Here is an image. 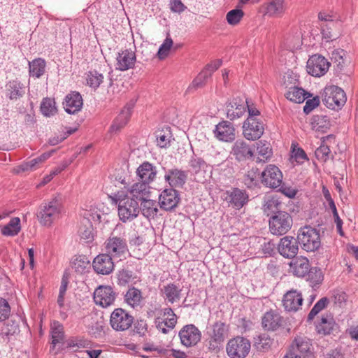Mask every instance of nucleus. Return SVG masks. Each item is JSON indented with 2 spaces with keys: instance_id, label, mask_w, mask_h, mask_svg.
I'll use <instances>...</instances> for the list:
<instances>
[{
  "instance_id": "obj_1",
  "label": "nucleus",
  "mask_w": 358,
  "mask_h": 358,
  "mask_svg": "<svg viewBox=\"0 0 358 358\" xmlns=\"http://www.w3.org/2000/svg\"><path fill=\"white\" fill-rule=\"evenodd\" d=\"M64 211L63 198L58 194L41 203L37 212V218L41 225L50 227L61 217Z\"/></svg>"
},
{
  "instance_id": "obj_2",
  "label": "nucleus",
  "mask_w": 358,
  "mask_h": 358,
  "mask_svg": "<svg viewBox=\"0 0 358 358\" xmlns=\"http://www.w3.org/2000/svg\"><path fill=\"white\" fill-rule=\"evenodd\" d=\"M113 203L118 206V215L123 222H130L136 218L140 212L138 202L121 191L111 196Z\"/></svg>"
},
{
  "instance_id": "obj_3",
  "label": "nucleus",
  "mask_w": 358,
  "mask_h": 358,
  "mask_svg": "<svg viewBox=\"0 0 358 358\" xmlns=\"http://www.w3.org/2000/svg\"><path fill=\"white\" fill-rule=\"evenodd\" d=\"M297 239L301 248L307 252H314L321 245L319 231L309 226L299 229Z\"/></svg>"
},
{
  "instance_id": "obj_4",
  "label": "nucleus",
  "mask_w": 358,
  "mask_h": 358,
  "mask_svg": "<svg viewBox=\"0 0 358 358\" xmlns=\"http://www.w3.org/2000/svg\"><path fill=\"white\" fill-rule=\"evenodd\" d=\"M291 347L292 350L284 358H315L311 340L306 336H296Z\"/></svg>"
},
{
  "instance_id": "obj_5",
  "label": "nucleus",
  "mask_w": 358,
  "mask_h": 358,
  "mask_svg": "<svg viewBox=\"0 0 358 358\" xmlns=\"http://www.w3.org/2000/svg\"><path fill=\"white\" fill-rule=\"evenodd\" d=\"M292 224V217L288 213L278 211L269 220V229L272 234L282 236L291 229Z\"/></svg>"
},
{
  "instance_id": "obj_6",
  "label": "nucleus",
  "mask_w": 358,
  "mask_h": 358,
  "mask_svg": "<svg viewBox=\"0 0 358 358\" xmlns=\"http://www.w3.org/2000/svg\"><path fill=\"white\" fill-rule=\"evenodd\" d=\"M322 101L327 108L336 110L345 104L346 96L341 88L335 85L328 86L324 90Z\"/></svg>"
},
{
  "instance_id": "obj_7",
  "label": "nucleus",
  "mask_w": 358,
  "mask_h": 358,
  "mask_svg": "<svg viewBox=\"0 0 358 358\" xmlns=\"http://www.w3.org/2000/svg\"><path fill=\"white\" fill-rule=\"evenodd\" d=\"M250 342L248 339L237 336L231 339L227 345V352L231 358H245L250 350Z\"/></svg>"
},
{
  "instance_id": "obj_8",
  "label": "nucleus",
  "mask_w": 358,
  "mask_h": 358,
  "mask_svg": "<svg viewBox=\"0 0 358 358\" xmlns=\"http://www.w3.org/2000/svg\"><path fill=\"white\" fill-rule=\"evenodd\" d=\"M133 322L134 317L123 308H115L110 314V324L117 331L127 330Z\"/></svg>"
},
{
  "instance_id": "obj_9",
  "label": "nucleus",
  "mask_w": 358,
  "mask_h": 358,
  "mask_svg": "<svg viewBox=\"0 0 358 358\" xmlns=\"http://www.w3.org/2000/svg\"><path fill=\"white\" fill-rule=\"evenodd\" d=\"M106 253L113 258H125L128 252L127 241L124 238L117 236L109 237L104 243Z\"/></svg>"
},
{
  "instance_id": "obj_10",
  "label": "nucleus",
  "mask_w": 358,
  "mask_h": 358,
  "mask_svg": "<svg viewBox=\"0 0 358 358\" xmlns=\"http://www.w3.org/2000/svg\"><path fill=\"white\" fill-rule=\"evenodd\" d=\"M260 180L264 186L275 189L280 186L282 173L275 165L268 164L261 173Z\"/></svg>"
},
{
  "instance_id": "obj_11",
  "label": "nucleus",
  "mask_w": 358,
  "mask_h": 358,
  "mask_svg": "<svg viewBox=\"0 0 358 358\" xmlns=\"http://www.w3.org/2000/svg\"><path fill=\"white\" fill-rule=\"evenodd\" d=\"M180 343L187 348L195 346L201 338V331L194 324L185 325L179 331Z\"/></svg>"
},
{
  "instance_id": "obj_12",
  "label": "nucleus",
  "mask_w": 358,
  "mask_h": 358,
  "mask_svg": "<svg viewBox=\"0 0 358 358\" xmlns=\"http://www.w3.org/2000/svg\"><path fill=\"white\" fill-rule=\"evenodd\" d=\"M243 134L246 139L255 141L264 134V124L259 119L248 117L243 123Z\"/></svg>"
},
{
  "instance_id": "obj_13",
  "label": "nucleus",
  "mask_w": 358,
  "mask_h": 358,
  "mask_svg": "<svg viewBox=\"0 0 358 358\" xmlns=\"http://www.w3.org/2000/svg\"><path fill=\"white\" fill-rule=\"evenodd\" d=\"M116 292L110 286L101 285L94 292L95 303L103 308H107L113 305L116 299Z\"/></svg>"
},
{
  "instance_id": "obj_14",
  "label": "nucleus",
  "mask_w": 358,
  "mask_h": 358,
  "mask_svg": "<svg viewBox=\"0 0 358 358\" xmlns=\"http://www.w3.org/2000/svg\"><path fill=\"white\" fill-rule=\"evenodd\" d=\"M330 64L322 56L314 55L307 62V72L313 76L320 77L329 70Z\"/></svg>"
},
{
  "instance_id": "obj_15",
  "label": "nucleus",
  "mask_w": 358,
  "mask_h": 358,
  "mask_svg": "<svg viewBox=\"0 0 358 358\" xmlns=\"http://www.w3.org/2000/svg\"><path fill=\"white\" fill-rule=\"evenodd\" d=\"M180 197L178 192L173 188L164 189L159 196L160 208L169 211L175 209L180 202Z\"/></svg>"
},
{
  "instance_id": "obj_16",
  "label": "nucleus",
  "mask_w": 358,
  "mask_h": 358,
  "mask_svg": "<svg viewBox=\"0 0 358 358\" xmlns=\"http://www.w3.org/2000/svg\"><path fill=\"white\" fill-rule=\"evenodd\" d=\"M299 244L297 238L286 236L282 238L278 243V252L285 258H294L298 253Z\"/></svg>"
},
{
  "instance_id": "obj_17",
  "label": "nucleus",
  "mask_w": 358,
  "mask_h": 358,
  "mask_svg": "<svg viewBox=\"0 0 358 358\" xmlns=\"http://www.w3.org/2000/svg\"><path fill=\"white\" fill-rule=\"evenodd\" d=\"M136 60V54L131 50L125 49L119 52L116 56L115 69L125 71L133 69Z\"/></svg>"
},
{
  "instance_id": "obj_18",
  "label": "nucleus",
  "mask_w": 358,
  "mask_h": 358,
  "mask_svg": "<svg viewBox=\"0 0 358 358\" xmlns=\"http://www.w3.org/2000/svg\"><path fill=\"white\" fill-rule=\"evenodd\" d=\"M225 201L229 206L239 210L248 203V194L238 188H232L227 191Z\"/></svg>"
},
{
  "instance_id": "obj_19",
  "label": "nucleus",
  "mask_w": 358,
  "mask_h": 358,
  "mask_svg": "<svg viewBox=\"0 0 358 358\" xmlns=\"http://www.w3.org/2000/svg\"><path fill=\"white\" fill-rule=\"evenodd\" d=\"M92 266L96 273L108 275L114 269L113 257L107 253L100 254L94 259Z\"/></svg>"
},
{
  "instance_id": "obj_20",
  "label": "nucleus",
  "mask_w": 358,
  "mask_h": 358,
  "mask_svg": "<svg viewBox=\"0 0 358 358\" xmlns=\"http://www.w3.org/2000/svg\"><path fill=\"white\" fill-rule=\"evenodd\" d=\"M215 137L224 142H231L235 139V128L229 121H222L217 124L213 130Z\"/></svg>"
},
{
  "instance_id": "obj_21",
  "label": "nucleus",
  "mask_w": 358,
  "mask_h": 358,
  "mask_svg": "<svg viewBox=\"0 0 358 358\" xmlns=\"http://www.w3.org/2000/svg\"><path fill=\"white\" fill-rule=\"evenodd\" d=\"M303 297L296 290L288 291L283 296L282 305L287 312H296L302 306Z\"/></svg>"
},
{
  "instance_id": "obj_22",
  "label": "nucleus",
  "mask_w": 358,
  "mask_h": 358,
  "mask_svg": "<svg viewBox=\"0 0 358 358\" xmlns=\"http://www.w3.org/2000/svg\"><path fill=\"white\" fill-rule=\"evenodd\" d=\"M283 317L276 310L264 313L262 318V325L266 331H275L283 324Z\"/></svg>"
},
{
  "instance_id": "obj_23",
  "label": "nucleus",
  "mask_w": 358,
  "mask_h": 358,
  "mask_svg": "<svg viewBox=\"0 0 358 358\" xmlns=\"http://www.w3.org/2000/svg\"><path fill=\"white\" fill-rule=\"evenodd\" d=\"M187 173L178 169H171L166 171L164 180L173 187H182L186 182Z\"/></svg>"
},
{
  "instance_id": "obj_24",
  "label": "nucleus",
  "mask_w": 358,
  "mask_h": 358,
  "mask_svg": "<svg viewBox=\"0 0 358 358\" xmlns=\"http://www.w3.org/2000/svg\"><path fill=\"white\" fill-rule=\"evenodd\" d=\"M136 174L140 180L150 185L157 178V169L149 162H144L138 167Z\"/></svg>"
},
{
  "instance_id": "obj_25",
  "label": "nucleus",
  "mask_w": 358,
  "mask_h": 358,
  "mask_svg": "<svg viewBox=\"0 0 358 358\" xmlns=\"http://www.w3.org/2000/svg\"><path fill=\"white\" fill-rule=\"evenodd\" d=\"M245 103L247 100L241 99H234L231 102L227 104V117L230 120H234L242 117L246 109Z\"/></svg>"
},
{
  "instance_id": "obj_26",
  "label": "nucleus",
  "mask_w": 358,
  "mask_h": 358,
  "mask_svg": "<svg viewBox=\"0 0 358 358\" xmlns=\"http://www.w3.org/2000/svg\"><path fill=\"white\" fill-rule=\"evenodd\" d=\"M63 104L67 113L75 114L80 111L83 107V98L80 93L71 92L66 96Z\"/></svg>"
},
{
  "instance_id": "obj_27",
  "label": "nucleus",
  "mask_w": 358,
  "mask_h": 358,
  "mask_svg": "<svg viewBox=\"0 0 358 358\" xmlns=\"http://www.w3.org/2000/svg\"><path fill=\"white\" fill-rule=\"evenodd\" d=\"M289 266L291 272L297 277H304L306 274L310 277L312 275L309 261L306 257L295 258L290 262Z\"/></svg>"
},
{
  "instance_id": "obj_28",
  "label": "nucleus",
  "mask_w": 358,
  "mask_h": 358,
  "mask_svg": "<svg viewBox=\"0 0 358 358\" xmlns=\"http://www.w3.org/2000/svg\"><path fill=\"white\" fill-rule=\"evenodd\" d=\"M231 154L238 161H243L253 157L254 153L250 145L243 140H237L233 145Z\"/></svg>"
},
{
  "instance_id": "obj_29",
  "label": "nucleus",
  "mask_w": 358,
  "mask_h": 358,
  "mask_svg": "<svg viewBox=\"0 0 358 358\" xmlns=\"http://www.w3.org/2000/svg\"><path fill=\"white\" fill-rule=\"evenodd\" d=\"M134 103H130L127 104L124 108L122 110L118 116L113 121L111 127L110 131L111 132H117L120 131L122 127H124L127 123L128 122L131 115V111L134 108Z\"/></svg>"
},
{
  "instance_id": "obj_30",
  "label": "nucleus",
  "mask_w": 358,
  "mask_h": 358,
  "mask_svg": "<svg viewBox=\"0 0 358 358\" xmlns=\"http://www.w3.org/2000/svg\"><path fill=\"white\" fill-rule=\"evenodd\" d=\"M149 185L140 180L138 182L133 184L128 193H127L129 197H133L138 202L148 198L150 193Z\"/></svg>"
},
{
  "instance_id": "obj_31",
  "label": "nucleus",
  "mask_w": 358,
  "mask_h": 358,
  "mask_svg": "<svg viewBox=\"0 0 358 358\" xmlns=\"http://www.w3.org/2000/svg\"><path fill=\"white\" fill-rule=\"evenodd\" d=\"M142 299L141 290L134 287H130L124 294V301L134 309L141 307Z\"/></svg>"
},
{
  "instance_id": "obj_32",
  "label": "nucleus",
  "mask_w": 358,
  "mask_h": 358,
  "mask_svg": "<svg viewBox=\"0 0 358 358\" xmlns=\"http://www.w3.org/2000/svg\"><path fill=\"white\" fill-rule=\"evenodd\" d=\"M181 291L182 289L173 283H169L161 289L162 296L171 303L180 300Z\"/></svg>"
},
{
  "instance_id": "obj_33",
  "label": "nucleus",
  "mask_w": 358,
  "mask_h": 358,
  "mask_svg": "<svg viewBox=\"0 0 358 358\" xmlns=\"http://www.w3.org/2000/svg\"><path fill=\"white\" fill-rule=\"evenodd\" d=\"M46 67V62L42 58L34 59L31 62H29V72L31 77L39 78L41 77L45 71Z\"/></svg>"
},
{
  "instance_id": "obj_34",
  "label": "nucleus",
  "mask_w": 358,
  "mask_h": 358,
  "mask_svg": "<svg viewBox=\"0 0 358 358\" xmlns=\"http://www.w3.org/2000/svg\"><path fill=\"white\" fill-rule=\"evenodd\" d=\"M71 266L76 273L83 274L90 268V261L85 255L75 256L72 259Z\"/></svg>"
},
{
  "instance_id": "obj_35",
  "label": "nucleus",
  "mask_w": 358,
  "mask_h": 358,
  "mask_svg": "<svg viewBox=\"0 0 358 358\" xmlns=\"http://www.w3.org/2000/svg\"><path fill=\"white\" fill-rule=\"evenodd\" d=\"M141 201V208L139 209L143 215L148 219L154 218L158 212L156 202L151 199H147V198Z\"/></svg>"
},
{
  "instance_id": "obj_36",
  "label": "nucleus",
  "mask_w": 358,
  "mask_h": 358,
  "mask_svg": "<svg viewBox=\"0 0 358 358\" xmlns=\"http://www.w3.org/2000/svg\"><path fill=\"white\" fill-rule=\"evenodd\" d=\"M256 152L258 155L257 162H266L272 156L270 144L262 141L256 143Z\"/></svg>"
},
{
  "instance_id": "obj_37",
  "label": "nucleus",
  "mask_w": 358,
  "mask_h": 358,
  "mask_svg": "<svg viewBox=\"0 0 358 358\" xmlns=\"http://www.w3.org/2000/svg\"><path fill=\"white\" fill-rule=\"evenodd\" d=\"M228 326L222 322H216L212 326V331L210 334V337L214 338L215 340L221 341L224 342L228 336Z\"/></svg>"
},
{
  "instance_id": "obj_38",
  "label": "nucleus",
  "mask_w": 358,
  "mask_h": 358,
  "mask_svg": "<svg viewBox=\"0 0 358 358\" xmlns=\"http://www.w3.org/2000/svg\"><path fill=\"white\" fill-rule=\"evenodd\" d=\"M21 230L20 220L15 217L10 219L9 222L1 229V234L6 236H15L19 234Z\"/></svg>"
},
{
  "instance_id": "obj_39",
  "label": "nucleus",
  "mask_w": 358,
  "mask_h": 358,
  "mask_svg": "<svg viewBox=\"0 0 358 358\" xmlns=\"http://www.w3.org/2000/svg\"><path fill=\"white\" fill-rule=\"evenodd\" d=\"M285 96L291 101L299 103H303L308 97L303 89L295 86L289 88Z\"/></svg>"
},
{
  "instance_id": "obj_40",
  "label": "nucleus",
  "mask_w": 358,
  "mask_h": 358,
  "mask_svg": "<svg viewBox=\"0 0 358 358\" xmlns=\"http://www.w3.org/2000/svg\"><path fill=\"white\" fill-rule=\"evenodd\" d=\"M207 163L196 155H193L189 161V171L194 176L198 175L201 171H205Z\"/></svg>"
},
{
  "instance_id": "obj_41",
  "label": "nucleus",
  "mask_w": 358,
  "mask_h": 358,
  "mask_svg": "<svg viewBox=\"0 0 358 358\" xmlns=\"http://www.w3.org/2000/svg\"><path fill=\"white\" fill-rule=\"evenodd\" d=\"M177 323V319L175 317H169L166 320H162L157 317L155 320V324L156 328L162 333L166 334L172 330Z\"/></svg>"
},
{
  "instance_id": "obj_42",
  "label": "nucleus",
  "mask_w": 358,
  "mask_h": 358,
  "mask_svg": "<svg viewBox=\"0 0 358 358\" xmlns=\"http://www.w3.org/2000/svg\"><path fill=\"white\" fill-rule=\"evenodd\" d=\"M285 0H270L266 6V13L269 15L279 16L285 10Z\"/></svg>"
},
{
  "instance_id": "obj_43",
  "label": "nucleus",
  "mask_w": 358,
  "mask_h": 358,
  "mask_svg": "<svg viewBox=\"0 0 358 358\" xmlns=\"http://www.w3.org/2000/svg\"><path fill=\"white\" fill-rule=\"evenodd\" d=\"M78 234L80 238L85 243L92 241L94 238L93 227L89 220H83L82 225L80 227Z\"/></svg>"
},
{
  "instance_id": "obj_44",
  "label": "nucleus",
  "mask_w": 358,
  "mask_h": 358,
  "mask_svg": "<svg viewBox=\"0 0 358 358\" xmlns=\"http://www.w3.org/2000/svg\"><path fill=\"white\" fill-rule=\"evenodd\" d=\"M334 321L331 315L323 316L320 322L317 324L316 328L319 334L324 335L330 334L334 326Z\"/></svg>"
},
{
  "instance_id": "obj_45",
  "label": "nucleus",
  "mask_w": 358,
  "mask_h": 358,
  "mask_svg": "<svg viewBox=\"0 0 358 358\" xmlns=\"http://www.w3.org/2000/svg\"><path fill=\"white\" fill-rule=\"evenodd\" d=\"M23 92L20 82L13 80L10 81L6 85V96L10 100H16L22 96Z\"/></svg>"
},
{
  "instance_id": "obj_46",
  "label": "nucleus",
  "mask_w": 358,
  "mask_h": 358,
  "mask_svg": "<svg viewBox=\"0 0 358 358\" xmlns=\"http://www.w3.org/2000/svg\"><path fill=\"white\" fill-rule=\"evenodd\" d=\"M261 177L258 169L252 168L244 176L243 182L248 188H253L259 185Z\"/></svg>"
},
{
  "instance_id": "obj_47",
  "label": "nucleus",
  "mask_w": 358,
  "mask_h": 358,
  "mask_svg": "<svg viewBox=\"0 0 358 358\" xmlns=\"http://www.w3.org/2000/svg\"><path fill=\"white\" fill-rule=\"evenodd\" d=\"M41 111L45 117H50L57 113L55 101L51 98H44L41 103Z\"/></svg>"
},
{
  "instance_id": "obj_48",
  "label": "nucleus",
  "mask_w": 358,
  "mask_h": 358,
  "mask_svg": "<svg viewBox=\"0 0 358 358\" xmlns=\"http://www.w3.org/2000/svg\"><path fill=\"white\" fill-rule=\"evenodd\" d=\"M51 337L52 348L64 339L63 327L58 322H54L51 327Z\"/></svg>"
},
{
  "instance_id": "obj_49",
  "label": "nucleus",
  "mask_w": 358,
  "mask_h": 358,
  "mask_svg": "<svg viewBox=\"0 0 358 358\" xmlns=\"http://www.w3.org/2000/svg\"><path fill=\"white\" fill-rule=\"evenodd\" d=\"M86 80L88 86L96 90L103 83V76L96 71H91L87 73Z\"/></svg>"
},
{
  "instance_id": "obj_50",
  "label": "nucleus",
  "mask_w": 358,
  "mask_h": 358,
  "mask_svg": "<svg viewBox=\"0 0 358 358\" xmlns=\"http://www.w3.org/2000/svg\"><path fill=\"white\" fill-rule=\"evenodd\" d=\"M18 330V325L13 321H8L3 325L0 329V336L5 339H9L10 336L14 335Z\"/></svg>"
},
{
  "instance_id": "obj_51",
  "label": "nucleus",
  "mask_w": 358,
  "mask_h": 358,
  "mask_svg": "<svg viewBox=\"0 0 358 358\" xmlns=\"http://www.w3.org/2000/svg\"><path fill=\"white\" fill-rule=\"evenodd\" d=\"M271 338L266 334H260L255 341V346L258 350H266L271 348Z\"/></svg>"
},
{
  "instance_id": "obj_52",
  "label": "nucleus",
  "mask_w": 358,
  "mask_h": 358,
  "mask_svg": "<svg viewBox=\"0 0 358 358\" xmlns=\"http://www.w3.org/2000/svg\"><path fill=\"white\" fill-rule=\"evenodd\" d=\"M329 299L323 297L320 299L313 306L308 315V320H312L313 318L322 311L329 303Z\"/></svg>"
},
{
  "instance_id": "obj_53",
  "label": "nucleus",
  "mask_w": 358,
  "mask_h": 358,
  "mask_svg": "<svg viewBox=\"0 0 358 358\" xmlns=\"http://www.w3.org/2000/svg\"><path fill=\"white\" fill-rule=\"evenodd\" d=\"M244 15V13L241 9H233L227 14V22L231 25H236L239 23Z\"/></svg>"
},
{
  "instance_id": "obj_54",
  "label": "nucleus",
  "mask_w": 358,
  "mask_h": 358,
  "mask_svg": "<svg viewBox=\"0 0 358 358\" xmlns=\"http://www.w3.org/2000/svg\"><path fill=\"white\" fill-rule=\"evenodd\" d=\"M280 205V203L278 199H268L264 201V204L263 206L264 211L267 213L268 215L270 213H274L275 214L278 210V206Z\"/></svg>"
},
{
  "instance_id": "obj_55",
  "label": "nucleus",
  "mask_w": 358,
  "mask_h": 358,
  "mask_svg": "<svg viewBox=\"0 0 358 358\" xmlns=\"http://www.w3.org/2000/svg\"><path fill=\"white\" fill-rule=\"evenodd\" d=\"M173 43V40L167 36L159 48L157 55L159 59H164L168 55Z\"/></svg>"
},
{
  "instance_id": "obj_56",
  "label": "nucleus",
  "mask_w": 358,
  "mask_h": 358,
  "mask_svg": "<svg viewBox=\"0 0 358 358\" xmlns=\"http://www.w3.org/2000/svg\"><path fill=\"white\" fill-rule=\"evenodd\" d=\"M10 313V307L8 302L0 298V322L6 320L8 318Z\"/></svg>"
},
{
  "instance_id": "obj_57",
  "label": "nucleus",
  "mask_w": 358,
  "mask_h": 358,
  "mask_svg": "<svg viewBox=\"0 0 358 358\" xmlns=\"http://www.w3.org/2000/svg\"><path fill=\"white\" fill-rule=\"evenodd\" d=\"M330 154V149L326 145H322L315 150V156L317 159L326 162L329 157Z\"/></svg>"
},
{
  "instance_id": "obj_58",
  "label": "nucleus",
  "mask_w": 358,
  "mask_h": 358,
  "mask_svg": "<svg viewBox=\"0 0 358 358\" xmlns=\"http://www.w3.org/2000/svg\"><path fill=\"white\" fill-rule=\"evenodd\" d=\"M132 271L126 269L120 271L117 275L118 284L125 285L129 283L132 278Z\"/></svg>"
},
{
  "instance_id": "obj_59",
  "label": "nucleus",
  "mask_w": 358,
  "mask_h": 358,
  "mask_svg": "<svg viewBox=\"0 0 358 358\" xmlns=\"http://www.w3.org/2000/svg\"><path fill=\"white\" fill-rule=\"evenodd\" d=\"M134 331L140 336H145L148 331V324L145 320H137L134 323Z\"/></svg>"
},
{
  "instance_id": "obj_60",
  "label": "nucleus",
  "mask_w": 358,
  "mask_h": 358,
  "mask_svg": "<svg viewBox=\"0 0 358 358\" xmlns=\"http://www.w3.org/2000/svg\"><path fill=\"white\" fill-rule=\"evenodd\" d=\"M40 164L39 162H38L37 158L32 159L29 162H26L22 163L19 168L22 171H34L37 169L38 165Z\"/></svg>"
},
{
  "instance_id": "obj_61",
  "label": "nucleus",
  "mask_w": 358,
  "mask_h": 358,
  "mask_svg": "<svg viewBox=\"0 0 358 358\" xmlns=\"http://www.w3.org/2000/svg\"><path fill=\"white\" fill-rule=\"evenodd\" d=\"M320 104V99L318 96H315L311 99H308L303 107V112L306 114L310 113L314 108H315Z\"/></svg>"
},
{
  "instance_id": "obj_62",
  "label": "nucleus",
  "mask_w": 358,
  "mask_h": 358,
  "mask_svg": "<svg viewBox=\"0 0 358 358\" xmlns=\"http://www.w3.org/2000/svg\"><path fill=\"white\" fill-rule=\"evenodd\" d=\"M170 8L172 12L180 13L185 10L186 6L182 3L181 0H171Z\"/></svg>"
},
{
  "instance_id": "obj_63",
  "label": "nucleus",
  "mask_w": 358,
  "mask_h": 358,
  "mask_svg": "<svg viewBox=\"0 0 358 358\" xmlns=\"http://www.w3.org/2000/svg\"><path fill=\"white\" fill-rule=\"evenodd\" d=\"M224 342H222L221 341H217L215 340L214 338L210 337L209 341H208V350L214 353H217Z\"/></svg>"
},
{
  "instance_id": "obj_64",
  "label": "nucleus",
  "mask_w": 358,
  "mask_h": 358,
  "mask_svg": "<svg viewBox=\"0 0 358 358\" xmlns=\"http://www.w3.org/2000/svg\"><path fill=\"white\" fill-rule=\"evenodd\" d=\"M293 157L295 158L298 163H302L305 159H307V156L303 150L298 148L297 150H293Z\"/></svg>"
}]
</instances>
